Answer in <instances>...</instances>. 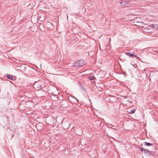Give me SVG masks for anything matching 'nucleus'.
<instances>
[{
	"instance_id": "1",
	"label": "nucleus",
	"mask_w": 158,
	"mask_h": 158,
	"mask_svg": "<svg viewBox=\"0 0 158 158\" xmlns=\"http://www.w3.org/2000/svg\"><path fill=\"white\" fill-rule=\"evenodd\" d=\"M140 150L142 152L143 151L146 155L152 158L154 156L153 152L149 151V150L145 149L143 148H140Z\"/></svg>"
},
{
	"instance_id": "14",
	"label": "nucleus",
	"mask_w": 158,
	"mask_h": 158,
	"mask_svg": "<svg viewBox=\"0 0 158 158\" xmlns=\"http://www.w3.org/2000/svg\"><path fill=\"white\" fill-rule=\"evenodd\" d=\"M71 97H72V98H74L75 99L76 101H77V100L76 99V98H75L74 97H72V96H71Z\"/></svg>"
},
{
	"instance_id": "17",
	"label": "nucleus",
	"mask_w": 158,
	"mask_h": 158,
	"mask_svg": "<svg viewBox=\"0 0 158 158\" xmlns=\"http://www.w3.org/2000/svg\"><path fill=\"white\" fill-rule=\"evenodd\" d=\"M69 127V126L68 127H67V128H68V127Z\"/></svg>"
},
{
	"instance_id": "4",
	"label": "nucleus",
	"mask_w": 158,
	"mask_h": 158,
	"mask_svg": "<svg viewBox=\"0 0 158 158\" xmlns=\"http://www.w3.org/2000/svg\"><path fill=\"white\" fill-rule=\"evenodd\" d=\"M76 134L78 135H81L82 133V130L81 128H77L76 131Z\"/></svg>"
},
{
	"instance_id": "10",
	"label": "nucleus",
	"mask_w": 158,
	"mask_h": 158,
	"mask_svg": "<svg viewBox=\"0 0 158 158\" xmlns=\"http://www.w3.org/2000/svg\"><path fill=\"white\" fill-rule=\"evenodd\" d=\"M135 110L133 109H131L129 111H128V113L130 114H134L135 112Z\"/></svg>"
},
{
	"instance_id": "6",
	"label": "nucleus",
	"mask_w": 158,
	"mask_h": 158,
	"mask_svg": "<svg viewBox=\"0 0 158 158\" xmlns=\"http://www.w3.org/2000/svg\"><path fill=\"white\" fill-rule=\"evenodd\" d=\"M149 27L154 30H156L158 28V26L156 24H152L150 25Z\"/></svg>"
},
{
	"instance_id": "18",
	"label": "nucleus",
	"mask_w": 158,
	"mask_h": 158,
	"mask_svg": "<svg viewBox=\"0 0 158 158\" xmlns=\"http://www.w3.org/2000/svg\"><path fill=\"white\" fill-rule=\"evenodd\" d=\"M139 150L140 149V148L139 147Z\"/></svg>"
},
{
	"instance_id": "16",
	"label": "nucleus",
	"mask_w": 158,
	"mask_h": 158,
	"mask_svg": "<svg viewBox=\"0 0 158 158\" xmlns=\"http://www.w3.org/2000/svg\"><path fill=\"white\" fill-rule=\"evenodd\" d=\"M130 102V103H132V102H131H131Z\"/></svg>"
},
{
	"instance_id": "12",
	"label": "nucleus",
	"mask_w": 158,
	"mask_h": 158,
	"mask_svg": "<svg viewBox=\"0 0 158 158\" xmlns=\"http://www.w3.org/2000/svg\"><path fill=\"white\" fill-rule=\"evenodd\" d=\"M89 79L92 80H94L95 79V77L94 76H91L89 77Z\"/></svg>"
},
{
	"instance_id": "11",
	"label": "nucleus",
	"mask_w": 158,
	"mask_h": 158,
	"mask_svg": "<svg viewBox=\"0 0 158 158\" xmlns=\"http://www.w3.org/2000/svg\"><path fill=\"white\" fill-rule=\"evenodd\" d=\"M7 77L8 79H10L11 80H12L13 79V76L12 75H7Z\"/></svg>"
},
{
	"instance_id": "5",
	"label": "nucleus",
	"mask_w": 158,
	"mask_h": 158,
	"mask_svg": "<svg viewBox=\"0 0 158 158\" xmlns=\"http://www.w3.org/2000/svg\"><path fill=\"white\" fill-rule=\"evenodd\" d=\"M120 3L123 6H127L129 5V2L127 1H122L120 2Z\"/></svg>"
},
{
	"instance_id": "15",
	"label": "nucleus",
	"mask_w": 158,
	"mask_h": 158,
	"mask_svg": "<svg viewBox=\"0 0 158 158\" xmlns=\"http://www.w3.org/2000/svg\"><path fill=\"white\" fill-rule=\"evenodd\" d=\"M48 24H51L52 25V23L50 22H48Z\"/></svg>"
},
{
	"instance_id": "13",
	"label": "nucleus",
	"mask_w": 158,
	"mask_h": 158,
	"mask_svg": "<svg viewBox=\"0 0 158 158\" xmlns=\"http://www.w3.org/2000/svg\"><path fill=\"white\" fill-rule=\"evenodd\" d=\"M133 66H134V67L136 68L137 67V65L136 64H133Z\"/></svg>"
},
{
	"instance_id": "9",
	"label": "nucleus",
	"mask_w": 158,
	"mask_h": 158,
	"mask_svg": "<svg viewBox=\"0 0 158 158\" xmlns=\"http://www.w3.org/2000/svg\"><path fill=\"white\" fill-rule=\"evenodd\" d=\"M126 54L130 57H136V56L135 55L133 54H131L129 52H126Z\"/></svg>"
},
{
	"instance_id": "3",
	"label": "nucleus",
	"mask_w": 158,
	"mask_h": 158,
	"mask_svg": "<svg viewBox=\"0 0 158 158\" xmlns=\"http://www.w3.org/2000/svg\"><path fill=\"white\" fill-rule=\"evenodd\" d=\"M85 64V61L83 60H80L76 61L74 63V66L77 67L82 66Z\"/></svg>"
},
{
	"instance_id": "7",
	"label": "nucleus",
	"mask_w": 158,
	"mask_h": 158,
	"mask_svg": "<svg viewBox=\"0 0 158 158\" xmlns=\"http://www.w3.org/2000/svg\"><path fill=\"white\" fill-rule=\"evenodd\" d=\"M144 145L147 146H153V144L146 142H143Z\"/></svg>"
},
{
	"instance_id": "2",
	"label": "nucleus",
	"mask_w": 158,
	"mask_h": 158,
	"mask_svg": "<svg viewBox=\"0 0 158 158\" xmlns=\"http://www.w3.org/2000/svg\"><path fill=\"white\" fill-rule=\"evenodd\" d=\"M139 28L141 31H143L144 32H148V30L147 28L144 27V26L145 25V24H144L142 22H140L139 21Z\"/></svg>"
},
{
	"instance_id": "8",
	"label": "nucleus",
	"mask_w": 158,
	"mask_h": 158,
	"mask_svg": "<svg viewBox=\"0 0 158 158\" xmlns=\"http://www.w3.org/2000/svg\"><path fill=\"white\" fill-rule=\"evenodd\" d=\"M132 23H134L133 24L134 25H135L137 26H138L137 24L138 23V22L137 21H135V20L133 19L132 20Z\"/></svg>"
}]
</instances>
